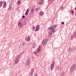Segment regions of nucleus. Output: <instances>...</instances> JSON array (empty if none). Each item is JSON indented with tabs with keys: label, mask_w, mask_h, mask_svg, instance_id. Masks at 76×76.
Returning a JSON list of instances; mask_svg holds the SVG:
<instances>
[{
	"label": "nucleus",
	"mask_w": 76,
	"mask_h": 76,
	"mask_svg": "<svg viewBox=\"0 0 76 76\" xmlns=\"http://www.w3.org/2000/svg\"><path fill=\"white\" fill-rule=\"evenodd\" d=\"M73 34V37H74L75 38H76V31Z\"/></svg>",
	"instance_id": "6ab92c4d"
},
{
	"label": "nucleus",
	"mask_w": 76,
	"mask_h": 76,
	"mask_svg": "<svg viewBox=\"0 0 76 76\" xmlns=\"http://www.w3.org/2000/svg\"><path fill=\"white\" fill-rule=\"evenodd\" d=\"M40 9V8L39 7L38 8H37L35 9V11L36 12H38V10Z\"/></svg>",
	"instance_id": "f3484780"
},
{
	"label": "nucleus",
	"mask_w": 76,
	"mask_h": 76,
	"mask_svg": "<svg viewBox=\"0 0 76 76\" xmlns=\"http://www.w3.org/2000/svg\"><path fill=\"white\" fill-rule=\"evenodd\" d=\"M6 2L4 1V6H3V7L4 8H5L6 7Z\"/></svg>",
	"instance_id": "ddd939ff"
},
{
	"label": "nucleus",
	"mask_w": 76,
	"mask_h": 76,
	"mask_svg": "<svg viewBox=\"0 0 76 76\" xmlns=\"http://www.w3.org/2000/svg\"><path fill=\"white\" fill-rule=\"evenodd\" d=\"M53 32L52 31H49V35H52L53 34Z\"/></svg>",
	"instance_id": "a211bd4d"
},
{
	"label": "nucleus",
	"mask_w": 76,
	"mask_h": 76,
	"mask_svg": "<svg viewBox=\"0 0 76 76\" xmlns=\"http://www.w3.org/2000/svg\"><path fill=\"white\" fill-rule=\"evenodd\" d=\"M41 47H39L37 49V52L39 53V52H40L41 51Z\"/></svg>",
	"instance_id": "9d476101"
},
{
	"label": "nucleus",
	"mask_w": 76,
	"mask_h": 76,
	"mask_svg": "<svg viewBox=\"0 0 76 76\" xmlns=\"http://www.w3.org/2000/svg\"><path fill=\"white\" fill-rule=\"evenodd\" d=\"M26 12H29V9H28L27 10H26Z\"/></svg>",
	"instance_id": "c85d7f7f"
},
{
	"label": "nucleus",
	"mask_w": 76,
	"mask_h": 76,
	"mask_svg": "<svg viewBox=\"0 0 76 76\" xmlns=\"http://www.w3.org/2000/svg\"><path fill=\"white\" fill-rule=\"evenodd\" d=\"M71 13L72 14V15H74V11L73 10H72L70 11Z\"/></svg>",
	"instance_id": "dca6fc26"
},
{
	"label": "nucleus",
	"mask_w": 76,
	"mask_h": 76,
	"mask_svg": "<svg viewBox=\"0 0 76 76\" xmlns=\"http://www.w3.org/2000/svg\"><path fill=\"white\" fill-rule=\"evenodd\" d=\"M35 28V27L34 26H33V29L34 30Z\"/></svg>",
	"instance_id": "cd10ccee"
},
{
	"label": "nucleus",
	"mask_w": 76,
	"mask_h": 76,
	"mask_svg": "<svg viewBox=\"0 0 76 76\" xmlns=\"http://www.w3.org/2000/svg\"><path fill=\"white\" fill-rule=\"evenodd\" d=\"M34 53L35 54H37V53L34 52Z\"/></svg>",
	"instance_id": "2f4dec72"
},
{
	"label": "nucleus",
	"mask_w": 76,
	"mask_h": 76,
	"mask_svg": "<svg viewBox=\"0 0 76 76\" xmlns=\"http://www.w3.org/2000/svg\"><path fill=\"white\" fill-rule=\"evenodd\" d=\"M51 1H53L54 0H50Z\"/></svg>",
	"instance_id": "72a5a7b5"
},
{
	"label": "nucleus",
	"mask_w": 76,
	"mask_h": 76,
	"mask_svg": "<svg viewBox=\"0 0 76 76\" xmlns=\"http://www.w3.org/2000/svg\"><path fill=\"white\" fill-rule=\"evenodd\" d=\"M30 39V37L28 36V38L25 37V41H26V42H29Z\"/></svg>",
	"instance_id": "423d86ee"
},
{
	"label": "nucleus",
	"mask_w": 76,
	"mask_h": 76,
	"mask_svg": "<svg viewBox=\"0 0 76 76\" xmlns=\"http://www.w3.org/2000/svg\"><path fill=\"white\" fill-rule=\"evenodd\" d=\"M40 28L39 25H38L36 26V29L35 30V31H38L39 29Z\"/></svg>",
	"instance_id": "0eeeda50"
},
{
	"label": "nucleus",
	"mask_w": 76,
	"mask_h": 76,
	"mask_svg": "<svg viewBox=\"0 0 76 76\" xmlns=\"http://www.w3.org/2000/svg\"><path fill=\"white\" fill-rule=\"evenodd\" d=\"M17 3H18V5H19L21 3V2L19 1H18Z\"/></svg>",
	"instance_id": "5701e85b"
},
{
	"label": "nucleus",
	"mask_w": 76,
	"mask_h": 76,
	"mask_svg": "<svg viewBox=\"0 0 76 76\" xmlns=\"http://www.w3.org/2000/svg\"><path fill=\"white\" fill-rule=\"evenodd\" d=\"M33 48H35V45L34 44H33Z\"/></svg>",
	"instance_id": "393cba45"
},
{
	"label": "nucleus",
	"mask_w": 76,
	"mask_h": 76,
	"mask_svg": "<svg viewBox=\"0 0 76 76\" xmlns=\"http://www.w3.org/2000/svg\"><path fill=\"white\" fill-rule=\"evenodd\" d=\"M34 76H37V75H35Z\"/></svg>",
	"instance_id": "473e14b6"
},
{
	"label": "nucleus",
	"mask_w": 76,
	"mask_h": 76,
	"mask_svg": "<svg viewBox=\"0 0 76 76\" xmlns=\"http://www.w3.org/2000/svg\"><path fill=\"white\" fill-rule=\"evenodd\" d=\"M20 57L21 56L20 55H19L17 57V58H16V59H15V64H17V63H18V62H19Z\"/></svg>",
	"instance_id": "7ed1b4c3"
},
{
	"label": "nucleus",
	"mask_w": 76,
	"mask_h": 76,
	"mask_svg": "<svg viewBox=\"0 0 76 76\" xmlns=\"http://www.w3.org/2000/svg\"><path fill=\"white\" fill-rule=\"evenodd\" d=\"M61 66H57L56 67H55V69L56 70H60L61 69Z\"/></svg>",
	"instance_id": "6e6552de"
},
{
	"label": "nucleus",
	"mask_w": 76,
	"mask_h": 76,
	"mask_svg": "<svg viewBox=\"0 0 76 76\" xmlns=\"http://www.w3.org/2000/svg\"><path fill=\"white\" fill-rule=\"evenodd\" d=\"M25 45V44L24 42H23V43H22V46H23L24 45Z\"/></svg>",
	"instance_id": "bb28decb"
},
{
	"label": "nucleus",
	"mask_w": 76,
	"mask_h": 76,
	"mask_svg": "<svg viewBox=\"0 0 76 76\" xmlns=\"http://www.w3.org/2000/svg\"><path fill=\"white\" fill-rule=\"evenodd\" d=\"M64 22H61V24L64 25Z\"/></svg>",
	"instance_id": "c756f323"
},
{
	"label": "nucleus",
	"mask_w": 76,
	"mask_h": 76,
	"mask_svg": "<svg viewBox=\"0 0 76 76\" xmlns=\"http://www.w3.org/2000/svg\"><path fill=\"white\" fill-rule=\"evenodd\" d=\"M29 75L30 76H32L33 75V72H29Z\"/></svg>",
	"instance_id": "aec40b11"
},
{
	"label": "nucleus",
	"mask_w": 76,
	"mask_h": 76,
	"mask_svg": "<svg viewBox=\"0 0 76 76\" xmlns=\"http://www.w3.org/2000/svg\"><path fill=\"white\" fill-rule=\"evenodd\" d=\"M57 25L55 24V25H53L51 27H50L48 29L51 30L52 32L54 33L55 31V29L57 27Z\"/></svg>",
	"instance_id": "f257e3e1"
},
{
	"label": "nucleus",
	"mask_w": 76,
	"mask_h": 76,
	"mask_svg": "<svg viewBox=\"0 0 76 76\" xmlns=\"http://www.w3.org/2000/svg\"><path fill=\"white\" fill-rule=\"evenodd\" d=\"M48 39H45L44 40H43L42 41V44L43 45H45L48 42Z\"/></svg>",
	"instance_id": "39448f33"
},
{
	"label": "nucleus",
	"mask_w": 76,
	"mask_h": 76,
	"mask_svg": "<svg viewBox=\"0 0 76 76\" xmlns=\"http://www.w3.org/2000/svg\"><path fill=\"white\" fill-rule=\"evenodd\" d=\"M44 0H40V1L39 3V5L42 4L44 2Z\"/></svg>",
	"instance_id": "9b49d317"
},
{
	"label": "nucleus",
	"mask_w": 76,
	"mask_h": 76,
	"mask_svg": "<svg viewBox=\"0 0 76 76\" xmlns=\"http://www.w3.org/2000/svg\"><path fill=\"white\" fill-rule=\"evenodd\" d=\"M72 38H71V39H70L72 40Z\"/></svg>",
	"instance_id": "e433bc0d"
},
{
	"label": "nucleus",
	"mask_w": 76,
	"mask_h": 76,
	"mask_svg": "<svg viewBox=\"0 0 76 76\" xmlns=\"http://www.w3.org/2000/svg\"><path fill=\"white\" fill-rule=\"evenodd\" d=\"M31 13H34V10L33 8H31Z\"/></svg>",
	"instance_id": "4468645a"
},
{
	"label": "nucleus",
	"mask_w": 76,
	"mask_h": 76,
	"mask_svg": "<svg viewBox=\"0 0 76 76\" xmlns=\"http://www.w3.org/2000/svg\"><path fill=\"white\" fill-rule=\"evenodd\" d=\"M75 16L76 17V14H75Z\"/></svg>",
	"instance_id": "4c0bfd02"
},
{
	"label": "nucleus",
	"mask_w": 76,
	"mask_h": 76,
	"mask_svg": "<svg viewBox=\"0 0 76 76\" xmlns=\"http://www.w3.org/2000/svg\"><path fill=\"white\" fill-rule=\"evenodd\" d=\"M64 7H61V8L60 10H61L63 11L64 10Z\"/></svg>",
	"instance_id": "b1692460"
},
{
	"label": "nucleus",
	"mask_w": 76,
	"mask_h": 76,
	"mask_svg": "<svg viewBox=\"0 0 76 76\" xmlns=\"http://www.w3.org/2000/svg\"><path fill=\"white\" fill-rule=\"evenodd\" d=\"M28 14V12H26L25 13V15H27Z\"/></svg>",
	"instance_id": "a878e982"
},
{
	"label": "nucleus",
	"mask_w": 76,
	"mask_h": 76,
	"mask_svg": "<svg viewBox=\"0 0 76 76\" xmlns=\"http://www.w3.org/2000/svg\"><path fill=\"white\" fill-rule=\"evenodd\" d=\"M55 63V61H53V63L51 64V66L50 69L51 71L53 70L54 69V64Z\"/></svg>",
	"instance_id": "20e7f679"
},
{
	"label": "nucleus",
	"mask_w": 76,
	"mask_h": 76,
	"mask_svg": "<svg viewBox=\"0 0 76 76\" xmlns=\"http://www.w3.org/2000/svg\"><path fill=\"white\" fill-rule=\"evenodd\" d=\"M75 10L76 11V7L75 8Z\"/></svg>",
	"instance_id": "c9c22d12"
},
{
	"label": "nucleus",
	"mask_w": 76,
	"mask_h": 76,
	"mask_svg": "<svg viewBox=\"0 0 76 76\" xmlns=\"http://www.w3.org/2000/svg\"><path fill=\"white\" fill-rule=\"evenodd\" d=\"M22 18H23V19H24L25 18V16H22Z\"/></svg>",
	"instance_id": "7c9ffc66"
},
{
	"label": "nucleus",
	"mask_w": 76,
	"mask_h": 76,
	"mask_svg": "<svg viewBox=\"0 0 76 76\" xmlns=\"http://www.w3.org/2000/svg\"><path fill=\"white\" fill-rule=\"evenodd\" d=\"M11 64H9V65H11Z\"/></svg>",
	"instance_id": "f704fd0d"
},
{
	"label": "nucleus",
	"mask_w": 76,
	"mask_h": 76,
	"mask_svg": "<svg viewBox=\"0 0 76 76\" xmlns=\"http://www.w3.org/2000/svg\"><path fill=\"white\" fill-rule=\"evenodd\" d=\"M44 14V12H43L42 11H41L39 12V15L40 16H42V15H43Z\"/></svg>",
	"instance_id": "2eb2a0df"
},
{
	"label": "nucleus",
	"mask_w": 76,
	"mask_h": 76,
	"mask_svg": "<svg viewBox=\"0 0 76 76\" xmlns=\"http://www.w3.org/2000/svg\"><path fill=\"white\" fill-rule=\"evenodd\" d=\"M76 69V64H74L71 67L70 70L71 72L74 71Z\"/></svg>",
	"instance_id": "f03ea898"
},
{
	"label": "nucleus",
	"mask_w": 76,
	"mask_h": 76,
	"mask_svg": "<svg viewBox=\"0 0 76 76\" xmlns=\"http://www.w3.org/2000/svg\"><path fill=\"white\" fill-rule=\"evenodd\" d=\"M69 52H72V51L73 50L71 48H69Z\"/></svg>",
	"instance_id": "412c9836"
},
{
	"label": "nucleus",
	"mask_w": 76,
	"mask_h": 76,
	"mask_svg": "<svg viewBox=\"0 0 76 76\" xmlns=\"http://www.w3.org/2000/svg\"><path fill=\"white\" fill-rule=\"evenodd\" d=\"M18 26L19 27H21L23 26V24L21 22H19L18 23Z\"/></svg>",
	"instance_id": "f8f14e48"
},
{
	"label": "nucleus",
	"mask_w": 76,
	"mask_h": 76,
	"mask_svg": "<svg viewBox=\"0 0 76 76\" xmlns=\"http://www.w3.org/2000/svg\"><path fill=\"white\" fill-rule=\"evenodd\" d=\"M34 68H32L30 72L34 73Z\"/></svg>",
	"instance_id": "4be33fe9"
},
{
	"label": "nucleus",
	"mask_w": 76,
	"mask_h": 76,
	"mask_svg": "<svg viewBox=\"0 0 76 76\" xmlns=\"http://www.w3.org/2000/svg\"><path fill=\"white\" fill-rule=\"evenodd\" d=\"M30 59H28L27 60V63L26 64V65L27 66H28V65H29L30 64Z\"/></svg>",
	"instance_id": "1a4fd4ad"
}]
</instances>
